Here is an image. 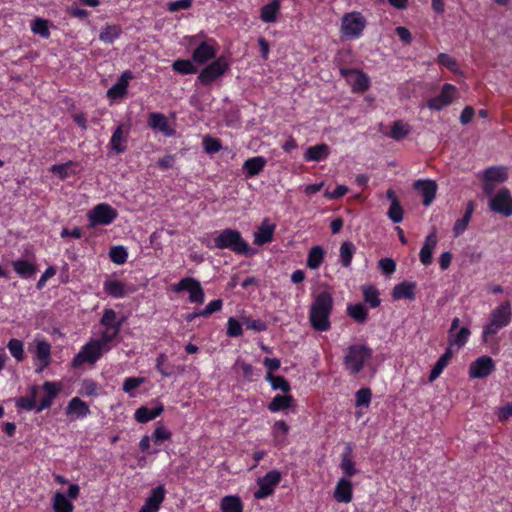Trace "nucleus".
<instances>
[{"mask_svg": "<svg viewBox=\"0 0 512 512\" xmlns=\"http://www.w3.org/2000/svg\"><path fill=\"white\" fill-rule=\"evenodd\" d=\"M333 309L332 295L323 291L317 294L311 304L309 321L315 331L324 332L330 329V315Z\"/></svg>", "mask_w": 512, "mask_h": 512, "instance_id": "obj_1", "label": "nucleus"}, {"mask_svg": "<svg viewBox=\"0 0 512 512\" xmlns=\"http://www.w3.org/2000/svg\"><path fill=\"white\" fill-rule=\"evenodd\" d=\"M214 245L218 249H229L236 254L251 256L253 250L242 238L241 233L234 229H224L215 238Z\"/></svg>", "mask_w": 512, "mask_h": 512, "instance_id": "obj_2", "label": "nucleus"}, {"mask_svg": "<svg viewBox=\"0 0 512 512\" xmlns=\"http://www.w3.org/2000/svg\"><path fill=\"white\" fill-rule=\"evenodd\" d=\"M512 311L509 301L502 302L491 312L490 320L483 330V340L486 342L488 336L495 335L501 328L507 326L511 321Z\"/></svg>", "mask_w": 512, "mask_h": 512, "instance_id": "obj_3", "label": "nucleus"}, {"mask_svg": "<svg viewBox=\"0 0 512 512\" xmlns=\"http://www.w3.org/2000/svg\"><path fill=\"white\" fill-rule=\"evenodd\" d=\"M372 357V349L365 345H351L344 357V364L352 374H358L364 363Z\"/></svg>", "mask_w": 512, "mask_h": 512, "instance_id": "obj_4", "label": "nucleus"}, {"mask_svg": "<svg viewBox=\"0 0 512 512\" xmlns=\"http://www.w3.org/2000/svg\"><path fill=\"white\" fill-rule=\"evenodd\" d=\"M228 68L229 64L227 59L224 56H220L200 72L198 79L203 85H209L223 75Z\"/></svg>", "mask_w": 512, "mask_h": 512, "instance_id": "obj_5", "label": "nucleus"}, {"mask_svg": "<svg viewBox=\"0 0 512 512\" xmlns=\"http://www.w3.org/2000/svg\"><path fill=\"white\" fill-rule=\"evenodd\" d=\"M117 211L106 203L96 205L88 215L91 227L97 225H108L117 217Z\"/></svg>", "mask_w": 512, "mask_h": 512, "instance_id": "obj_6", "label": "nucleus"}, {"mask_svg": "<svg viewBox=\"0 0 512 512\" xmlns=\"http://www.w3.org/2000/svg\"><path fill=\"white\" fill-rule=\"evenodd\" d=\"M489 208L505 217L512 215V196L507 188H501L490 198Z\"/></svg>", "mask_w": 512, "mask_h": 512, "instance_id": "obj_7", "label": "nucleus"}, {"mask_svg": "<svg viewBox=\"0 0 512 512\" xmlns=\"http://www.w3.org/2000/svg\"><path fill=\"white\" fill-rule=\"evenodd\" d=\"M365 25L366 21L359 12L347 13L342 18L341 31L345 36L358 37Z\"/></svg>", "mask_w": 512, "mask_h": 512, "instance_id": "obj_8", "label": "nucleus"}, {"mask_svg": "<svg viewBox=\"0 0 512 512\" xmlns=\"http://www.w3.org/2000/svg\"><path fill=\"white\" fill-rule=\"evenodd\" d=\"M103 352L104 350L101 348L99 343L95 340H91L74 357L72 366L79 367L85 362L93 364L102 356Z\"/></svg>", "mask_w": 512, "mask_h": 512, "instance_id": "obj_9", "label": "nucleus"}, {"mask_svg": "<svg viewBox=\"0 0 512 512\" xmlns=\"http://www.w3.org/2000/svg\"><path fill=\"white\" fill-rule=\"evenodd\" d=\"M173 290L175 292L189 291V300L193 303L201 304L204 302L203 288L200 282L194 278L186 277L181 279L180 282L174 286Z\"/></svg>", "mask_w": 512, "mask_h": 512, "instance_id": "obj_10", "label": "nucleus"}, {"mask_svg": "<svg viewBox=\"0 0 512 512\" xmlns=\"http://www.w3.org/2000/svg\"><path fill=\"white\" fill-rule=\"evenodd\" d=\"M281 480V473L277 470L269 471L265 476L259 478L257 484L258 490L254 493L255 499H263L271 495L274 488Z\"/></svg>", "mask_w": 512, "mask_h": 512, "instance_id": "obj_11", "label": "nucleus"}, {"mask_svg": "<svg viewBox=\"0 0 512 512\" xmlns=\"http://www.w3.org/2000/svg\"><path fill=\"white\" fill-rule=\"evenodd\" d=\"M495 369V362L490 356H481L470 364L469 377L470 378H486Z\"/></svg>", "mask_w": 512, "mask_h": 512, "instance_id": "obj_12", "label": "nucleus"}, {"mask_svg": "<svg viewBox=\"0 0 512 512\" xmlns=\"http://www.w3.org/2000/svg\"><path fill=\"white\" fill-rule=\"evenodd\" d=\"M340 73L352 86L353 91L364 92L369 88V78L360 70L341 68Z\"/></svg>", "mask_w": 512, "mask_h": 512, "instance_id": "obj_13", "label": "nucleus"}, {"mask_svg": "<svg viewBox=\"0 0 512 512\" xmlns=\"http://www.w3.org/2000/svg\"><path fill=\"white\" fill-rule=\"evenodd\" d=\"M456 88L452 84H444L440 95L431 98L427 102V106L433 110H441L443 107L452 103Z\"/></svg>", "mask_w": 512, "mask_h": 512, "instance_id": "obj_14", "label": "nucleus"}, {"mask_svg": "<svg viewBox=\"0 0 512 512\" xmlns=\"http://www.w3.org/2000/svg\"><path fill=\"white\" fill-rule=\"evenodd\" d=\"M414 188L418 190L423 197V205L429 206L435 199L437 193V183L434 180H417L413 184Z\"/></svg>", "mask_w": 512, "mask_h": 512, "instance_id": "obj_15", "label": "nucleus"}, {"mask_svg": "<svg viewBox=\"0 0 512 512\" xmlns=\"http://www.w3.org/2000/svg\"><path fill=\"white\" fill-rule=\"evenodd\" d=\"M165 497L164 486L160 485L151 490L150 495L145 500V504L138 512H157Z\"/></svg>", "mask_w": 512, "mask_h": 512, "instance_id": "obj_16", "label": "nucleus"}, {"mask_svg": "<svg viewBox=\"0 0 512 512\" xmlns=\"http://www.w3.org/2000/svg\"><path fill=\"white\" fill-rule=\"evenodd\" d=\"M438 243V237L436 229L433 228L431 233L426 237L423 247L420 250V261L424 265H430L432 263V251Z\"/></svg>", "mask_w": 512, "mask_h": 512, "instance_id": "obj_17", "label": "nucleus"}, {"mask_svg": "<svg viewBox=\"0 0 512 512\" xmlns=\"http://www.w3.org/2000/svg\"><path fill=\"white\" fill-rule=\"evenodd\" d=\"M132 73L129 70H126L119 77L117 82L108 89L107 95L112 99L121 98L126 94L128 82L132 78Z\"/></svg>", "mask_w": 512, "mask_h": 512, "instance_id": "obj_18", "label": "nucleus"}, {"mask_svg": "<svg viewBox=\"0 0 512 512\" xmlns=\"http://www.w3.org/2000/svg\"><path fill=\"white\" fill-rule=\"evenodd\" d=\"M215 57V49L206 42H202L192 53V59L197 64H204Z\"/></svg>", "mask_w": 512, "mask_h": 512, "instance_id": "obj_19", "label": "nucleus"}, {"mask_svg": "<svg viewBox=\"0 0 512 512\" xmlns=\"http://www.w3.org/2000/svg\"><path fill=\"white\" fill-rule=\"evenodd\" d=\"M415 282H401L394 286L392 290V297L394 300H400V299H410L413 300L415 298Z\"/></svg>", "mask_w": 512, "mask_h": 512, "instance_id": "obj_20", "label": "nucleus"}, {"mask_svg": "<svg viewBox=\"0 0 512 512\" xmlns=\"http://www.w3.org/2000/svg\"><path fill=\"white\" fill-rule=\"evenodd\" d=\"M334 498L338 502L349 503L352 500V483L351 481L341 478L334 490Z\"/></svg>", "mask_w": 512, "mask_h": 512, "instance_id": "obj_21", "label": "nucleus"}, {"mask_svg": "<svg viewBox=\"0 0 512 512\" xmlns=\"http://www.w3.org/2000/svg\"><path fill=\"white\" fill-rule=\"evenodd\" d=\"M330 154V148L325 143H320L315 146H310L306 149L304 158L307 161H322L326 159Z\"/></svg>", "mask_w": 512, "mask_h": 512, "instance_id": "obj_22", "label": "nucleus"}, {"mask_svg": "<svg viewBox=\"0 0 512 512\" xmlns=\"http://www.w3.org/2000/svg\"><path fill=\"white\" fill-rule=\"evenodd\" d=\"M36 357L41 362V366L36 370L37 373H41L51 361V346L47 341H38L36 345Z\"/></svg>", "mask_w": 512, "mask_h": 512, "instance_id": "obj_23", "label": "nucleus"}, {"mask_svg": "<svg viewBox=\"0 0 512 512\" xmlns=\"http://www.w3.org/2000/svg\"><path fill=\"white\" fill-rule=\"evenodd\" d=\"M148 124L152 129H158L166 136L174 134V130L169 127L166 117L161 113H151Z\"/></svg>", "mask_w": 512, "mask_h": 512, "instance_id": "obj_24", "label": "nucleus"}, {"mask_svg": "<svg viewBox=\"0 0 512 512\" xmlns=\"http://www.w3.org/2000/svg\"><path fill=\"white\" fill-rule=\"evenodd\" d=\"M163 410L164 406L161 403H159L153 409H148L147 407L142 406L136 410L135 419L139 423H146L158 417L163 412Z\"/></svg>", "mask_w": 512, "mask_h": 512, "instance_id": "obj_25", "label": "nucleus"}, {"mask_svg": "<svg viewBox=\"0 0 512 512\" xmlns=\"http://www.w3.org/2000/svg\"><path fill=\"white\" fill-rule=\"evenodd\" d=\"M266 160L262 156H256L247 159L243 164V169L246 171L247 177L258 175L265 167Z\"/></svg>", "mask_w": 512, "mask_h": 512, "instance_id": "obj_26", "label": "nucleus"}, {"mask_svg": "<svg viewBox=\"0 0 512 512\" xmlns=\"http://www.w3.org/2000/svg\"><path fill=\"white\" fill-rule=\"evenodd\" d=\"M90 413L89 406L86 402L82 401L79 397L72 398L67 407L66 414H75L78 418L85 417Z\"/></svg>", "mask_w": 512, "mask_h": 512, "instance_id": "obj_27", "label": "nucleus"}, {"mask_svg": "<svg viewBox=\"0 0 512 512\" xmlns=\"http://www.w3.org/2000/svg\"><path fill=\"white\" fill-rule=\"evenodd\" d=\"M221 512H243V503L239 496L228 495L221 499Z\"/></svg>", "mask_w": 512, "mask_h": 512, "instance_id": "obj_28", "label": "nucleus"}, {"mask_svg": "<svg viewBox=\"0 0 512 512\" xmlns=\"http://www.w3.org/2000/svg\"><path fill=\"white\" fill-rule=\"evenodd\" d=\"M280 8L279 0H271L261 8L260 18L265 23H274L277 20V12Z\"/></svg>", "mask_w": 512, "mask_h": 512, "instance_id": "obj_29", "label": "nucleus"}, {"mask_svg": "<svg viewBox=\"0 0 512 512\" xmlns=\"http://www.w3.org/2000/svg\"><path fill=\"white\" fill-rule=\"evenodd\" d=\"M473 211H474V203H473V201H469L467 203L466 211H465L463 217L461 219H458L455 222V225L453 227V234L455 237L459 236L466 230V228L471 220Z\"/></svg>", "mask_w": 512, "mask_h": 512, "instance_id": "obj_30", "label": "nucleus"}, {"mask_svg": "<svg viewBox=\"0 0 512 512\" xmlns=\"http://www.w3.org/2000/svg\"><path fill=\"white\" fill-rule=\"evenodd\" d=\"M74 167H76V163L73 161H67L62 164H56L52 165L50 167V172L57 175L59 179L65 180L70 175H75L76 171L74 170Z\"/></svg>", "mask_w": 512, "mask_h": 512, "instance_id": "obj_31", "label": "nucleus"}, {"mask_svg": "<svg viewBox=\"0 0 512 512\" xmlns=\"http://www.w3.org/2000/svg\"><path fill=\"white\" fill-rule=\"evenodd\" d=\"M275 226L274 225H265V222L259 227L258 231L254 235L255 244L261 246L266 243H269L273 239Z\"/></svg>", "mask_w": 512, "mask_h": 512, "instance_id": "obj_32", "label": "nucleus"}, {"mask_svg": "<svg viewBox=\"0 0 512 512\" xmlns=\"http://www.w3.org/2000/svg\"><path fill=\"white\" fill-rule=\"evenodd\" d=\"M325 251L321 246H314L310 249L307 258V267L315 270L319 268L324 260Z\"/></svg>", "mask_w": 512, "mask_h": 512, "instance_id": "obj_33", "label": "nucleus"}, {"mask_svg": "<svg viewBox=\"0 0 512 512\" xmlns=\"http://www.w3.org/2000/svg\"><path fill=\"white\" fill-rule=\"evenodd\" d=\"M294 399L291 395H276L268 405L271 412L285 410L291 407Z\"/></svg>", "mask_w": 512, "mask_h": 512, "instance_id": "obj_34", "label": "nucleus"}, {"mask_svg": "<svg viewBox=\"0 0 512 512\" xmlns=\"http://www.w3.org/2000/svg\"><path fill=\"white\" fill-rule=\"evenodd\" d=\"M483 180L502 183L507 180V173L502 167H489L483 173Z\"/></svg>", "mask_w": 512, "mask_h": 512, "instance_id": "obj_35", "label": "nucleus"}, {"mask_svg": "<svg viewBox=\"0 0 512 512\" xmlns=\"http://www.w3.org/2000/svg\"><path fill=\"white\" fill-rule=\"evenodd\" d=\"M356 251L355 245L350 241H345L340 246V262L343 267H349L352 262L353 255Z\"/></svg>", "mask_w": 512, "mask_h": 512, "instance_id": "obj_36", "label": "nucleus"}, {"mask_svg": "<svg viewBox=\"0 0 512 512\" xmlns=\"http://www.w3.org/2000/svg\"><path fill=\"white\" fill-rule=\"evenodd\" d=\"M347 314L359 324L365 323L368 316L367 308L361 303L349 305Z\"/></svg>", "mask_w": 512, "mask_h": 512, "instance_id": "obj_37", "label": "nucleus"}, {"mask_svg": "<svg viewBox=\"0 0 512 512\" xmlns=\"http://www.w3.org/2000/svg\"><path fill=\"white\" fill-rule=\"evenodd\" d=\"M363 298L372 308H376L380 305L381 300L379 298V291L372 285L362 286Z\"/></svg>", "mask_w": 512, "mask_h": 512, "instance_id": "obj_38", "label": "nucleus"}, {"mask_svg": "<svg viewBox=\"0 0 512 512\" xmlns=\"http://www.w3.org/2000/svg\"><path fill=\"white\" fill-rule=\"evenodd\" d=\"M73 504L66 498L61 492H57L53 499V510L54 512H72Z\"/></svg>", "mask_w": 512, "mask_h": 512, "instance_id": "obj_39", "label": "nucleus"}, {"mask_svg": "<svg viewBox=\"0 0 512 512\" xmlns=\"http://www.w3.org/2000/svg\"><path fill=\"white\" fill-rule=\"evenodd\" d=\"M104 291L115 298H121L125 296L124 284L118 280H107L104 283Z\"/></svg>", "mask_w": 512, "mask_h": 512, "instance_id": "obj_40", "label": "nucleus"}, {"mask_svg": "<svg viewBox=\"0 0 512 512\" xmlns=\"http://www.w3.org/2000/svg\"><path fill=\"white\" fill-rule=\"evenodd\" d=\"M266 379L270 383L272 389L281 390L285 394L290 391V384L283 376L273 375L272 373L267 372Z\"/></svg>", "mask_w": 512, "mask_h": 512, "instance_id": "obj_41", "label": "nucleus"}, {"mask_svg": "<svg viewBox=\"0 0 512 512\" xmlns=\"http://www.w3.org/2000/svg\"><path fill=\"white\" fill-rule=\"evenodd\" d=\"M410 131L411 129L408 124H405L401 120H397L394 122L389 135L394 140L399 141L405 138L410 133Z\"/></svg>", "mask_w": 512, "mask_h": 512, "instance_id": "obj_42", "label": "nucleus"}, {"mask_svg": "<svg viewBox=\"0 0 512 512\" xmlns=\"http://www.w3.org/2000/svg\"><path fill=\"white\" fill-rule=\"evenodd\" d=\"M13 268L22 277H30L36 272L35 266L26 260L14 261Z\"/></svg>", "mask_w": 512, "mask_h": 512, "instance_id": "obj_43", "label": "nucleus"}, {"mask_svg": "<svg viewBox=\"0 0 512 512\" xmlns=\"http://www.w3.org/2000/svg\"><path fill=\"white\" fill-rule=\"evenodd\" d=\"M470 335V330L466 327H462L456 334L451 333L449 335V345H456L458 348L465 345Z\"/></svg>", "mask_w": 512, "mask_h": 512, "instance_id": "obj_44", "label": "nucleus"}, {"mask_svg": "<svg viewBox=\"0 0 512 512\" xmlns=\"http://www.w3.org/2000/svg\"><path fill=\"white\" fill-rule=\"evenodd\" d=\"M121 33L120 27L107 25L99 34V39L104 43H112Z\"/></svg>", "mask_w": 512, "mask_h": 512, "instance_id": "obj_45", "label": "nucleus"}, {"mask_svg": "<svg viewBox=\"0 0 512 512\" xmlns=\"http://www.w3.org/2000/svg\"><path fill=\"white\" fill-rule=\"evenodd\" d=\"M7 348L9 349L11 355L18 361H23L24 360V347H23V342L19 339H10L8 344H7Z\"/></svg>", "mask_w": 512, "mask_h": 512, "instance_id": "obj_46", "label": "nucleus"}, {"mask_svg": "<svg viewBox=\"0 0 512 512\" xmlns=\"http://www.w3.org/2000/svg\"><path fill=\"white\" fill-rule=\"evenodd\" d=\"M125 140L124 138V135H123V130H122V126L119 125L112 137H111V141H110V144H111V147L113 150H115L117 153H122L126 150V146L125 145H122V142Z\"/></svg>", "mask_w": 512, "mask_h": 512, "instance_id": "obj_47", "label": "nucleus"}, {"mask_svg": "<svg viewBox=\"0 0 512 512\" xmlns=\"http://www.w3.org/2000/svg\"><path fill=\"white\" fill-rule=\"evenodd\" d=\"M172 68L180 74H194L197 72V68L190 60H176L173 62Z\"/></svg>", "mask_w": 512, "mask_h": 512, "instance_id": "obj_48", "label": "nucleus"}, {"mask_svg": "<svg viewBox=\"0 0 512 512\" xmlns=\"http://www.w3.org/2000/svg\"><path fill=\"white\" fill-rule=\"evenodd\" d=\"M111 261L115 264H124L127 260V251L123 246H114L109 252Z\"/></svg>", "mask_w": 512, "mask_h": 512, "instance_id": "obj_49", "label": "nucleus"}, {"mask_svg": "<svg viewBox=\"0 0 512 512\" xmlns=\"http://www.w3.org/2000/svg\"><path fill=\"white\" fill-rule=\"evenodd\" d=\"M403 208L399 201H393L388 210V217L393 223H400L403 220Z\"/></svg>", "mask_w": 512, "mask_h": 512, "instance_id": "obj_50", "label": "nucleus"}, {"mask_svg": "<svg viewBox=\"0 0 512 512\" xmlns=\"http://www.w3.org/2000/svg\"><path fill=\"white\" fill-rule=\"evenodd\" d=\"M289 431V426L283 420L277 421L273 426V433L277 442L282 443Z\"/></svg>", "mask_w": 512, "mask_h": 512, "instance_id": "obj_51", "label": "nucleus"}, {"mask_svg": "<svg viewBox=\"0 0 512 512\" xmlns=\"http://www.w3.org/2000/svg\"><path fill=\"white\" fill-rule=\"evenodd\" d=\"M203 146H204V150L208 153V154H214V153H217L218 151L221 150L222 148V144H221V141L219 139H216V138H213L211 136H206L204 139H203Z\"/></svg>", "mask_w": 512, "mask_h": 512, "instance_id": "obj_52", "label": "nucleus"}, {"mask_svg": "<svg viewBox=\"0 0 512 512\" xmlns=\"http://www.w3.org/2000/svg\"><path fill=\"white\" fill-rule=\"evenodd\" d=\"M226 334L229 337H239L243 334L242 324L234 317H230L227 322Z\"/></svg>", "mask_w": 512, "mask_h": 512, "instance_id": "obj_53", "label": "nucleus"}, {"mask_svg": "<svg viewBox=\"0 0 512 512\" xmlns=\"http://www.w3.org/2000/svg\"><path fill=\"white\" fill-rule=\"evenodd\" d=\"M371 390L369 388H361L356 392V399H355V405L357 407L359 406H366L368 407L371 402Z\"/></svg>", "mask_w": 512, "mask_h": 512, "instance_id": "obj_54", "label": "nucleus"}, {"mask_svg": "<svg viewBox=\"0 0 512 512\" xmlns=\"http://www.w3.org/2000/svg\"><path fill=\"white\" fill-rule=\"evenodd\" d=\"M32 31L35 34H39L40 36L46 38L50 35L47 21L41 18H37L34 20L32 24Z\"/></svg>", "mask_w": 512, "mask_h": 512, "instance_id": "obj_55", "label": "nucleus"}, {"mask_svg": "<svg viewBox=\"0 0 512 512\" xmlns=\"http://www.w3.org/2000/svg\"><path fill=\"white\" fill-rule=\"evenodd\" d=\"M438 62L448 68L450 71L457 73L458 72V64L454 58L446 53H440L438 55Z\"/></svg>", "mask_w": 512, "mask_h": 512, "instance_id": "obj_56", "label": "nucleus"}, {"mask_svg": "<svg viewBox=\"0 0 512 512\" xmlns=\"http://www.w3.org/2000/svg\"><path fill=\"white\" fill-rule=\"evenodd\" d=\"M120 329V325L114 326V330L112 333L104 332L100 339H95L96 342L99 343L101 348L106 351L109 349L108 344L113 340V338L118 334Z\"/></svg>", "mask_w": 512, "mask_h": 512, "instance_id": "obj_57", "label": "nucleus"}, {"mask_svg": "<svg viewBox=\"0 0 512 512\" xmlns=\"http://www.w3.org/2000/svg\"><path fill=\"white\" fill-rule=\"evenodd\" d=\"M340 466L345 475L348 477H351L357 473L354 462L352 461L351 457H348L347 455H342Z\"/></svg>", "mask_w": 512, "mask_h": 512, "instance_id": "obj_58", "label": "nucleus"}, {"mask_svg": "<svg viewBox=\"0 0 512 512\" xmlns=\"http://www.w3.org/2000/svg\"><path fill=\"white\" fill-rule=\"evenodd\" d=\"M378 267L386 275H391L396 270V262L392 258H382L378 262Z\"/></svg>", "mask_w": 512, "mask_h": 512, "instance_id": "obj_59", "label": "nucleus"}, {"mask_svg": "<svg viewBox=\"0 0 512 512\" xmlns=\"http://www.w3.org/2000/svg\"><path fill=\"white\" fill-rule=\"evenodd\" d=\"M115 320L116 312L112 309H106L101 318V324L106 326L107 330H109L110 328L114 330V326L117 325L115 324Z\"/></svg>", "mask_w": 512, "mask_h": 512, "instance_id": "obj_60", "label": "nucleus"}, {"mask_svg": "<svg viewBox=\"0 0 512 512\" xmlns=\"http://www.w3.org/2000/svg\"><path fill=\"white\" fill-rule=\"evenodd\" d=\"M193 0H176L167 4L169 12H177L179 10H186L191 8Z\"/></svg>", "mask_w": 512, "mask_h": 512, "instance_id": "obj_61", "label": "nucleus"}, {"mask_svg": "<svg viewBox=\"0 0 512 512\" xmlns=\"http://www.w3.org/2000/svg\"><path fill=\"white\" fill-rule=\"evenodd\" d=\"M243 324L247 329H251L257 332L265 331L267 329V324L260 319L251 320L250 318H244Z\"/></svg>", "mask_w": 512, "mask_h": 512, "instance_id": "obj_62", "label": "nucleus"}, {"mask_svg": "<svg viewBox=\"0 0 512 512\" xmlns=\"http://www.w3.org/2000/svg\"><path fill=\"white\" fill-rule=\"evenodd\" d=\"M143 382V377H130L125 379L122 389L124 392L129 393L132 390L138 388Z\"/></svg>", "mask_w": 512, "mask_h": 512, "instance_id": "obj_63", "label": "nucleus"}, {"mask_svg": "<svg viewBox=\"0 0 512 512\" xmlns=\"http://www.w3.org/2000/svg\"><path fill=\"white\" fill-rule=\"evenodd\" d=\"M223 302L221 299L211 301L203 310L200 311L202 317H208L214 312L221 310Z\"/></svg>", "mask_w": 512, "mask_h": 512, "instance_id": "obj_64", "label": "nucleus"}]
</instances>
